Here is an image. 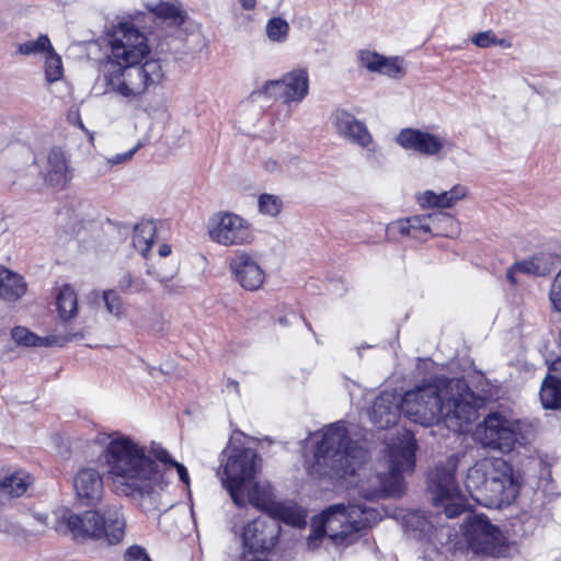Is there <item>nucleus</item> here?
<instances>
[{
  "label": "nucleus",
  "instance_id": "0eeeda50",
  "mask_svg": "<svg viewBox=\"0 0 561 561\" xmlns=\"http://www.w3.org/2000/svg\"><path fill=\"white\" fill-rule=\"evenodd\" d=\"M443 377L417 386L400 399L401 413L422 426L438 424L444 417Z\"/></svg>",
  "mask_w": 561,
  "mask_h": 561
},
{
  "label": "nucleus",
  "instance_id": "774afa93",
  "mask_svg": "<svg viewBox=\"0 0 561 561\" xmlns=\"http://www.w3.org/2000/svg\"><path fill=\"white\" fill-rule=\"evenodd\" d=\"M427 524L430 525V529L440 526L439 522H436V524H435L433 520H427Z\"/></svg>",
  "mask_w": 561,
  "mask_h": 561
},
{
  "label": "nucleus",
  "instance_id": "6e6552de",
  "mask_svg": "<svg viewBox=\"0 0 561 561\" xmlns=\"http://www.w3.org/2000/svg\"><path fill=\"white\" fill-rule=\"evenodd\" d=\"M455 465L436 466L428 479L427 490L432 494L437 518H456L469 511L467 499L461 494L455 477Z\"/></svg>",
  "mask_w": 561,
  "mask_h": 561
},
{
  "label": "nucleus",
  "instance_id": "2eb2a0df",
  "mask_svg": "<svg viewBox=\"0 0 561 561\" xmlns=\"http://www.w3.org/2000/svg\"><path fill=\"white\" fill-rule=\"evenodd\" d=\"M229 267L234 279L245 290H257L264 283V271L256 259L247 251H237L230 259Z\"/></svg>",
  "mask_w": 561,
  "mask_h": 561
},
{
  "label": "nucleus",
  "instance_id": "bb28decb",
  "mask_svg": "<svg viewBox=\"0 0 561 561\" xmlns=\"http://www.w3.org/2000/svg\"><path fill=\"white\" fill-rule=\"evenodd\" d=\"M266 513L274 519L299 527L306 523L305 514L295 505L274 501Z\"/></svg>",
  "mask_w": 561,
  "mask_h": 561
},
{
  "label": "nucleus",
  "instance_id": "f8f14e48",
  "mask_svg": "<svg viewBox=\"0 0 561 561\" xmlns=\"http://www.w3.org/2000/svg\"><path fill=\"white\" fill-rule=\"evenodd\" d=\"M443 420L457 421L459 428L477 419L478 408L482 404V398L477 396L463 378L443 377Z\"/></svg>",
  "mask_w": 561,
  "mask_h": 561
},
{
  "label": "nucleus",
  "instance_id": "f3484780",
  "mask_svg": "<svg viewBox=\"0 0 561 561\" xmlns=\"http://www.w3.org/2000/svg\"><path fill=\"white\" fill-rule=\"evenodd\" d=\"M396 141L405 150H413L424 156L437 154L445 145L440 137L414 128H403L396 137Z\"/></svg>",
  "mask_w": 561,
  "mask_h": 561
},
{
  "label": "nucleus",
  "instance_id": "423d86ee",
  "mask_svg": "<svg viewBox=\"0 0 561 561\" xmlns=\"http://www.w3.org/2000/svg\"><path fill=\"white\" fill-rule=\"evenodd\" d=\"M64 519L67 530L78 541L105 538L110 545H116L125 535L126 520L121 505H108L103 515L87 511L82 514H70Z\"/></svg>",
  "mask_w": 561,
  "mask_h": 561
},
{
  "label": "nucleus",
  "instance_id": "09e8293b",
  "mask_svg": "<svg viewBox=\"0 0 561 561\" xmlns=\"http://www.w3.org/2000/svg\"><path fill=\"white\" fill-rule=\"evenodd\" d=\"M328 536V530L323 526L322 522L319 520L317 525H313L311 534L308 537V545L311 548H317L319 546V542Z\"/></svg>",
  "mask_w": 561,
  "mask_h": 561
},
{
  "label": "nucleus",
  "instance_id": "6ab92c4d",
  "mask_svg": "<svg viewBox=\"0 0 561 561\" xmlns=\"http://www.w3.org/2000/svg\"><path fill=\"white\" fill-rule=\"evenodd\" d=\"M277 542V535L261 520H253L244 526L242 545L251 553L271 550Z\"/></svg>",
  "mask_w": 561,
  "mask_h": 561
},
{
  "label": "nucleus",
  "instance_id": "de8ad7c7",
  "mask_svg": "<svg viewBox=\"0 0 561 561\" xmlns=\"http://www.w3.org/2000/svg\"><path fill=\"white\" fill-rule=\"evenodd\" d=\"M471 42L481 48H488L495 44V34L493 31L489 30L485 32L477 33L472 38Z\"/></svg>",
  "mask_w": 561,
  "mask_h": 561
},
{
  "label": "nucleus",
  "instance_id": "2f4dec72",
  "mask_svg": "<svg viewBox=\"0 0 561 561\" xmlns=\"http://www.w3.org/2000/svg\"><path fill=\"white\" fill-rule=\"evenodd\" d=\"M117 288L123 294H141L148 291L146 279L125 272L117 280Z\"/></svg>",
  "mask_w": 561,
  "mask_h": 561
},
{
  "label": "nucleus",
  "instance_id": "f704fd0d",
  "mask_svg": "<svg viewBox=\"0 0 561 561\" xmlns=\"http://www.w3.org/2000/svg\"><path fill=\"white\" fill-rule=\"evenodd\" d=\"M515 267L519 270V273L535 276H546L550 272L547 262L539 256H533L528 260L516 262Z\"/></svg>",
  "mask_w": 561,
  "mask_h": 561
},
{
  "label": "nucleus",
  "instance_id": "4be33fe9",
  "mask_svg": "<svg viewBox=\"0 0 561 561\" xmlns=\"http://www.w3.org/2000/svg\"><path fill=\"white\" fill-rule=\"evenodd\" d=\"M71 178L64 150L59 147L51 148L47 154L45 182L53 187L64 188Z\"/></svg>",
  "mask_w": 561,
  "mask_h": 561
},
{
  "label": "nucleus",
  "instance_id": "39448f33",
  "mask_svg": "<svg viewBox=\"0 0 561 561\" xmlns=\"http://www.w3.org/2000/svg\"><path fill=\"white\" fill-rule=\"evenodd\" d=\"M416 445L413 440L393 446L389 449L387 472L377 471L360 480L359 493L369 501L403 494V472L413 471L415 466Z\"/></svg>",
  "mask_w": 561,
  "mask_h": 561
},
{
  "label": "nucleus",
  "instance_id": "4c0bfd02",
  "mask_svg": "<svg viewBox=\"0 0 561 561\" xmlns=\"http://www.w3.org/2000/svg\"><path fill=\"white\" fill-rule=\"evenodd\" d=\"M51 44L47 35H41L35 41H27L19 45V53L21 55H36L51 49Z\"/></svg>",
  "mask_w": 561,
  "mask_h": 561
},
{
  "label": "nucleus",
  "instance_id": "8fccbe9b",
  "mask_svg": "<svg viewBox=\"0 0 561 561\" xmlns=\"http://www.w3.org/2000/svg\"><path fill=\"white\" fill-rule=\"evenodd\" d=\"M125 561H151L146 550L139 546H131L125 552Z\"/></svg>",
  "mask_w": 561,
  "mask_h": 561
},
{
  "label": "nucleus",
  "instance_id": "5701e85b",
  "mask_svg": "<svg viewBox=\"0 0 561 561\" xmlns=\"http://www.w3.org/2000/svg\"><path fill=\"white\" fill-rule=\"evenodd\" d=\"M33 483L32 476L24 470H0V494L11 497L23 495Z\"/></svg>",
  "mask_w": 561,
  "mask_h": 561
},
{
  "label": "nucleus",
  "instance_id": "9b49d317",
  "mask_svg": "<svg viewBox=\"0 0 561 561\" xmlns=\"http://www.w3.org/2000/svg\"><path fill=\"white\" fill-rule=\"evenodd\" d=\"M520 427L518 420L508 419L493 411L477 425L474 436L483 447L507 454L524 439Z\"/></svg>",
  "mask_w": 561,
  "mask_h": 561
},
{
  "label": "nucleus",
  "instance_id": "864d4df0",
  "mask_svg": "<svg viewBox=\"0 0 561 561\" xmlns=\"http://www.w3.org/2000/svg\"><path fill=\"white\" fill-rule=\"evenodd\" d=\"M438 194L432 191H425L420 197L419 203L422 207H437Z\"/></svg>",
  "mask_w": 561,
  "mask_h": 561
},
{
  "label": "nucleus",
  "instance_id": "c756f323",
  "mask_svg": "<svg viewBox=\"0 0 561 561\" xmlns=\"http://www.w3.org/2000/svg\"><path fill=\"white\" fill-rule=\"evenodd\" d=\"M156 236V225L153 221H142L135 226L133 233V244L144 257H147Z\"/></svg>",
  "mask_w": 561,
  "mask_h": 561
},
{
  "label": "nucleus",
  "instance_id": "79ce46f5",
  "mask_svg": "<svg viewBox=\"0 0 561 561\" xmlns=\"http://www.w3.org/2000/svg\"><path fill=\"white\" fill-rule=\"evenodd\" d=\"M11 337L16 342V344L23 346H36L39 341L38 335L24 327L13 328L11 331Z\"/></svg>",
  "mask_w": 561,
  "mask_h": 561
},
{
  "label": "nucleus",
  "instance_id": "a18cd8bd",
  "mask_svg": "<svg viewBox=\"0 0 561 561\" xmlns=\"http://www.w3.org/2000/svg\"><path fill=\"white\" fill-rule=\"evenodd\" d=\"M151 453L152 455L154 456V458L161 462V466L158 465L160 467V470H167L168 471V476H169V481L171 480V477H172V472L169 468H167V466H171L172 465V461H175L174 459H172V457L170 456V454L168 453L167 449H164L161 445L159 444H152L151 446Z\"/></svg>",
  "mask_w": 561,
  "mask_h": 561
},
{
  "label": "nucleus",
  "instance_id": "c9c22d12",
  "mask_svg": "<svg viewBox=\"0 0 561 561\" xmlns=\"http://www.w3.org/2000/svg\"><path fill=\"white\" fill-rule=\"evenodd\" d=\"M289 24L282 18H272L266 23V34L272 42L283 43L287 39Z\"/></svg>",
  "mask_w": 561,
  "mask_h": 561
},
{
  "label": "nucleus",
  "instance_id": "c03bdc74",
  "mask_svg": "<svg viewBox=\"0 0 561 561\" xmlns=\"http://www.w3.org/2000/svg\"><path fill=\"white\" fill-rule=\"evenodd\" d=\"M103 300L110 313L116 317L123 313V300L114 289L104 290Z\"/></svg>",
  "mask_w": 561,
  "mask_h": 561
},
{
  "label": "nucleus",
  "instance_id": "e433bc0d",
  "mask_svg": "<svg viewBox=\"0 0 561 561\" xmlns=\"http://www.w3.org/2000/svg\"><path fill=\"white\" fill-rule=\"evenodd\" d=\"M45 77L48 82H56L62 77L61 58L53 47L45 60Z\"/></svg>",
  "mask_w": 561,
  "mask_h": 561
},
{
  "label": "nucleus",
  "instance_id": "20e7f679",
  "mask_svg": "<svg viewBox=\"0 0 561 561\" xmlns=\"http://www.w3.org/2000/svg\"><path fill=\"white\" fill-rule=\"evenodd\" d=\"M465 485L471 497L489 508H503L517 497L520 483L502 458L484 459L469 468Z\"/></svg>",
  "mask_w": 561,
  "mask_h": 561
},
{
  "label": "nucleus",
  "instance_id": "ea45409f",
  "mask_svg": "<svg viewBox=\"0 0 561 561\" xmlns=\"http://www.w3.org/2000/svg\"><path fill=\"white\" fill-rule=\"evenodd\" d=\"M275 83H283V78L278 80L266 81L260 90L253 91L251 95H263L266 99L283 100L286 103L285 87L280 88Z\"/></svg>",
  "mask_w": 561,
  "mask_h": 561
},
{
  "label": "nucleus",
  "instance_id": "37998d69",
  "mask_svg": "<svg viewBox=\"0 0 561 561\" xmlns=\"http://www.w3.org/2000/svg\"><path fill=\"white\" fill-rule=\"evenodd\" d=\"M357 58L362 67L366 68L370 72H376V70H379L382 55L377 51L362 49L358 51Z\"/></svg>",
  "mask_w": 561,
  "mask_h": 561
},
{
  "label": "nucleus",
  "instance_id": "7ed1b4c3",
  "mask_svg": "<svg viewBox=\"0 0 561 561\" xmlns=\"http://www.w3.org/2000/svg\"><path fill=\"white\" fill-rule=\"evenodd\" d=\"M367 456V450L348 437L341 422L333 423L323 430L314 448L313 461L307 471L317 479L337 480L355 476Z\"/></svg>",
  "mask_w": 561,
  "mask_h": 561
},
{
  "label": "nucleus",
  "instance_id": "69168bd1",
  "mask_svg": "<svg viewBox=\"0 0 561 561\" xmlns=\"http://www.w3.org/2000/svg\"><path fill=\"white\" fill-rule=\"evenodd\" d=\"M265 168H266L267 170H270V171H274V170H276V169H277V162H276L275 160H272V159H271V160H267V161L265 162Z\"/></svg>",
  "mask_w": 561,
  "mask_h": 561
},
{
  "label": "nucleus",
  "instance_id": "a211bd4d",
  "mask_svg": "<svg viewBox=\"0 0 561 561\" xmlns=\"http://www.w3.org/2000/svg\"><path fill=\"white\" fill-rule=\"evenodd\" d=\"M73 486L83 505H94L103 493V479L93 468H83L75 477Z\"/></svg>",
  "mask_w": 561,
  "mask_h": 561
},
{
  "label": "nucleus",
  "instance_id": "338daca9",
  "mask_svg": "<svg viewBox=\"0 0 561 561\" xmlns=\"http://www.w3.org/2000/svg\"><path fill=\"white\" fill-rule=\"evenodd\" d=\"M230 386L233 388V390L237 392V394H239V383H238V381L229 380L227 387H230Z\"/></svg>",
  "mask_w": 561,
  "mask_h": 561
},
{
  "label": "nucleus",
  "instance_id": "c85d7f7f",
  "mask_svg": "<svg viewBox=\"0 0 561 561\" xmlns=\"http://www.w3.org/2000/svg\"><path fill=\"white\" fill-rule=\"evenodd\" d=\"M149 10L162 22L169 25L179 26L185 20V12L182 10L181 4L175 2L160 1L159 3L149 7Z\"/></svg>",
  "mask_w": 561,
  "mask_h": 561
},
{
  "label": "nucleus",
  "instance_id": "6e6d98bb",
  "mask_svg": "<svg viewBox=\"0 0 561 561\" xmlns=\"http://www.w3.org/2000/svg\"><path fill=\"white\" fill-rule=\"evenodd\" d=\"M170 467H173L176 469L178 471V474H179V478L180 480L188 485L190 484V477H188V472H187V469L184 465L178 462V461H172V465Z\"/></svg>",
  "mask_w": 561,
  "mask_h": 561
},
{
  "label": "nucleus",
  "instance_id": "a878e982",
  "mask_svg": "<svg viewBox=\"0 0 561 561\" xmlns=\"http://www.w3.org/2000/svg\"><path fill=\"white\" fill-rule=\"evenodd\" d=\"M539 397L543 409L558 410L561 408V377L548 374L540 387Z\"/></svg>",
  "mask_w": 561,
  "mask_h": 561
},
{
  "label": "nucleus",
  "instance_id": "412c9836",
  "mask_svg": "<svg viewBox=\"0 0 561 561\" xmlns=\"http://www.w3.org/2000/svg\"><path fill=\"white\" fill-rule=\"evenodd\" d=\"M425 214L399 219L387 225L386 232L388 238L396 236L411 237L416 240L426 241L432 234L428 228V221Z\"/></svg>",
  "mask_w": 561,
  "mask_h": 561
},
{
  "label": "nucleus",
  "instance_id": "e2e57ef3",
  "mask_svg": "<svg viewBox=\"0 0 561 561\" xmlns=\"http://www.w3.org/2000/svg\"><path fill=\"white\" fill-rule=\"evenodd\" d=\"M170 253H171V247H170L169 244H165V243H164V244H161V245L159 247V254H160V256L165 257V256H168Z\"/></svg>",
  "mask_w": 561,
  "mask_h": 561
},
{
  "label": "nucleus",
  "instance_id": "13d9d810",
  "mask_svg": "<svg viewBox=\"0 0 561 561\" xmlns=\"http://www.w3.org/2000/svg\"><path fill=\"white\" fill-rule=\"evenodd\" d=\"M453 202L450 197L448 196L447 192H442L438 194V201H437V207L439 208H447L453 206Z\"/></svg>",
  "mask_w": 561,
  "mask_h": 561
},
{
  "label": "nucleus",
  "instance_id": "473e14b6",
  "mask_svg": "<svg viewBox=\"0 0 561 561\" xmlns=\"http://www.w3.org/2000/svg\"><path fill=\"white\" fill-rule=\"evenodd\" d=\"M404 60L401 57H386L382 56L380 60L379 70L376 73L385 75L392 79H402L405 75L403 66Z\"/></svg>",
  "mask_w": 561,
  "mask_h": 561
},
{
  "label": "nucleus",
  "instance_id": "4d7b16f0",
  "mask_svg": "<svg viewBox=\"0 0 561 561\" xmlns=\"http://www.w3.org/2000/svg\"><path fill=\"white\" fill-rule=\"evenodd\" d=\"M446 192L450 197L453 204H455L457 201L461 199L466 195V187L461 185H455L451 190Z\"/></svg>",
  "mask_w": 561,
  "mask_h": 561
},
{
  "label": "nucleus",
  "instance_id": "aec40b11",
  "mask_svg": "<svg viewBox=\"0 0 561 561\" xmlns=\"http://www.w3.org/2000/svg\"><path fill=\"white\" fill-rule=\"evenodd\" d=\"M400 413V401L396 396L382 392L374 400L369 416L378 428L383 430L396 425Z\"/></svg>",
  "mask_w": 561,
  "mask_h": 561
},
{
  "label": "nucleus",
  "instance_id": "0e129e2a",
  "mask_svg": "<svg viewBox=\"0 0 561 561\" xmlns=\"http://www.w3.org/2000/svg\"><path fill=\"white\" fill-rule=\"evenodd\" d=\"M493 46H501V47H504V48H510L511 47V43L508 41H506L505 38H497L495 36V44Z\"/></svg>",
  "mask_w": 561,
  "mask_h": 561
},
{
  "label": "nucleus",
  "instance_id": "cd10ccee",
  "mask_svg": "<svg viewBox=\"0 0 561 561\" xmlns=\"http://www.w3.org/2000/svg\"><path fill=\"white\" fill-rule=\"evenodd\" d=\"M56 300L58 314L62 321H68L77 316V294L69 284H65L64 286H61V288L58 291Z\"/></svg>",
  "mask_w": 561,
  "mask_h": 561
},
{
  "label": "nucleus",
  "instance_id": "052dcab7",
  "mask_svg": "<svg viewBox=\"0 0 561 561\" xmlns=\"http://www.w3.org/2000/svg\"><path fill=\"white\" fill-rule=\"evenodd\" d=\"M549 370L556 373L561 377V356L550 364Z\"/></svg>",
  "mask_w": 561,
  "mask_h": 561
},
{
  "label": "nucleus",
  "instance_id": "72a5a7b5",
  "mask_svg": "<svg viewBox=\"0 0 561 561\" xmlns=\"http://www.w3.org/2000/svg\"><path fill=\"white\" fill-rule=\"evenodd\" d=\"M426 218H430L428 228L431 234H443L447 228H454L456 226V221L453 216L444 211H434L431 214H425Z\"/></svg>",
  "mask_w": 561,
  "mask_h": 561
},
{
  "label": "nucleus",
  "instance_id": "ddd939ff",
  "mask_svg": "<svg viewBox=\"0 0 561 561\" xmlns=\"http://www.w3.org/2000/svg\"><path fill=\"white\" fill-rule=\"evenodd\" d=\"M374 510L364 505H345L343 503L330 505L321 515L320 520L328 530L329 538L335 543H343L353 533L360 531L369 525L368 515Z\"/></svg>",
  "mask_w": 561,
  "mask_h": 561
},
{
  "label": "nucleus",
  "instance_id": "58836bf2",
  "mask_svg": "<svg viewBox=\"0 0 561 561\" xmlns=\"http://www.w3.org/2000/svg\"><path fill=\"white\" fill-rule=\"evenodd\" d=\"M283 207L282 199L273 194H262L259 197V209L263 215L275 217L277 216Z\"/></svg>",
  "mask_w": 561,
  "mask_h": 561
},
{
  "label": "nucleus",
  "instance_id": "bf43d9fd",
  "mask_svg": "<svg viewBox=\"0 0 561 561\" xmlns=\"http://www.w3.org/2000/svg\"><path fill=\"white\" fill-rule=\"evenodd\" d=\"M516 273H519V270L517 267H515V263L513 265H511L507 271H506V279L512 284V285H516L518 283L517 278H516Z\"/></svg>",
  "mask_w": 561,
  "mask_h": 561
},
{
  "label": "nucleus",
  "instance_id": "1a4fd4ad",
  "mask_svg": "<svg viewBox=\"0 0 561 561\" xmlns=\"http://www.w3.org/2000/svg\"><path fill=\"white\" fill-rule=\"evenodd\" d=\"M462 534L474 554L503 558L508 552L507 537L483 514L469 515L462 525Z\"/></svg>",
  "mask_w": 561,
  "mask_h": 561
},
{
  "label": "nucleus",
  "instance_id": "4468645a",
  "mask_svg": "<svg viewBox=\"0 0 561 561\" xmlns=\"http://www.w3.org/2000/svg\"><path fill=\"white\" fill-rule=\"evenodd\" d=\"M210 239L221 245H244L254 239L251 225L243 217L231 211H219L208 222Z\"/></svg>",
  "mask_w": 561,
  "mask_h": 561
},
{
  "label": "nucleus",
  "instance_id": "5fc2aeb1",
  "mask_svg": "<svg viewBox=\"0 0 561 561\" xmlns=\"http://www.w3.org/2000/svg\"><path fill=\"white\" fill-rule=\"evenodd\" d=\"M279 323L283 325L293 324L296 321H302L309 330H311L310 323L304 318L301 314H297L291 312L289 316H284L278 319Z\"/></svg>",
  "mask_w": 561,
  "mask_h": 561
},
{
  "label": "nucleus",
  "instance_id": "9d476101",
  "mask_svg": "<svg viewBox=\"0 0 561 561\" xmlns=\"http://www.w3.org/2000/svg\"><path fill=\"white\" fill-rule=\"evenodd\" d=\"M260 462L261 458L257 454L244 447H233L227 458L221 481L233 503L239 507L245 506L244 489L247 483L254 479Z\"/></svg>",
  "mask_w": 561,
  "mask_h": 561
},
{
  "label": "nucleus",
  "instance_id": "3c124183",
  "mask_svg": "<svg viewBox=\"0 0 561 561\" xmlns=\"http://www.w3.org/2000/svg\"><path fill=\"white\" fill-rule=\"evenodd\" d=\"M22 527L10 520L7 517H0V533L10 535V536H19L22 534Z\"/></svg>",
  "mask_w": 561,
  "mask_h": 561
},
{
  "label": "nucleus",
  "instance_id": "a19ab883",
  "mask_svg": "<svg viewBox=\"0 0 561 561\" xmlns=\"http://www.w3.org/2000/svg\"><path fill=\"white\" fill-rule=\"evenodd\" d=\"M82 333H70L65 335H48V336H39V341L36 346H65L67 343L72 340L82 339Z\"/></svg>",
  "mask_w": 561,
  "mask_h": 561
},
{
  "label": "nucleus",
  "instance_id": "680f3d73",
  "mask_svg": "<svg viewBox=\"0 0 561 561\" xmlns=\"http://www.w3.org/2000/svg\"><path fill=\"white\" fill-rule=\"evenodd\" d=\"M241 4L242 9L250 11L253 10L256 5V0H238Z\"/></svg>",
  "mask_w": 561,
  "mask_h": 561
},
{
  "label": "nucleus",
  "instance_id": "f257e3e1",
  "mask_svg": "<svg viewBox=\"0 0 561 561\" xmlns=\"http://www.w3.org/2000/svg\"><path fill=\"white\" fill-rule=\"evenodd\" d=\"M111 54L103 65L107 89L133 100L144 95L150 87L159 84L163 70L159 59H144L150 48L147 37L129 23H121L113 32Z\"/></svg>",
  "mask_w": 561,
  "mask_h": 561
},
{
  "label": "nucleus",
  "instance_id": "dca6fc26",
  "mask_svg": "<svg viewBox=\"0 0 561 561\" xmlns=\"http://www.w3.org/2000/svg\"><path fill=\"white\" fill-rule=\"evenodd\" d=\"M332 124L336 133L344 139L363 148L374 145V138L365 123L357 119L345 110H335L332 113Z\"/></svg>",
  "mask_w": 561,
  "mask_h": 561
},
{
  "label": "nucleus",
  "instance_id": "603ef678",
  "mask_svg": "<svg viewBox=\"0 0 561 561\" xmlns=\"http://www.w3.org/2000/svg\"><path fill=\"white\" fill-rule=\"evenodd\" d=\"M138 148H139V145L135 146L134 148H131L128 151L113 156L112 158L108 159V163L112 165H116V164H122V163L129 161L133 158V156L136 153Z\"/></svg>",
  "mask_w": 561,
  "mask_h": 561
},
{
  "label": "nucleus",
  "instance_id": "7c9ffc66",
  "mask_svg": "<svg viewBox=\"0 0 561 561\" xmlns=\"http://www.w3.org/2000/svg\"><path fill=\"white\" fill-rule=\"evenodd\" d=\"M248 500L250 504L256 508L266 512L270 504L274 502L272 499L271 486L268 484L254 482L248 490Z\"/></svg>",
  "mask_w": 561,
  "mask_h": 561
},
{
  "label": "nucleus",
  "instance_id": "49530a36",
  "mask_svg": "<svg viewBox=\"0 0 561 561\" xmlns=\"http://www.w3.org/2000/svg\"><path fill=\"white\" fill-rule=\"evenodd\" d=\"M549 300L553 310L561 312V270L556 275L550 291Z\"/></svg>",
  "mask_w": 561,
  "mask_h": 561
},
{
  "label": "nucleus",
  "instance_id": "f03ea898",
  "mask_svg": "<svg viewBox=\"0 0 561 561\" xmlns=\"http://www.w3.org/2000/svg\"><path fill=\"white\" fill-rule=\"evenodd\" d=\"M105 461L113 481L123 485L122 492L127 496L137 499L144 512L167 510L162 507L161 492L169 485L168 471L160 470L146 447L118 434L106 446Z\"/></svg>",
  "mask_w": 561,
  "mask_h": 561
},
{
  "label": "nucleus",
  "instance_id": "b1692460",
  "mask_svg": "<svg viewBox=\"0 0 561 561\" xmlns=\"http://www.w3.org/2000/svg\"><path fill=\"white\" fill-rule=\"evenodd\" d=\"M285 87L286 103L301 102L309 91L308 72L305 69H296L283 77V83H275Z\"/></svg>",
  "mask_w": 561,
  "mask_h": 561
},
{
  "label": "nucleus",
  "instance_id": "393cba45",
  "mask_svg": "<svg viewBox=\"0 0 561 561\" xmlns=\"http://www.w3.org/2000/svg\"><path fill=\"white\" fill-rule=\"evenodd\" d=\"M26 290L23 277L4 266H0V298L8 301L20 299Z\"/></svg>",
  "mask_w": 561,
  "mask_h": 561
}]
</instances>
